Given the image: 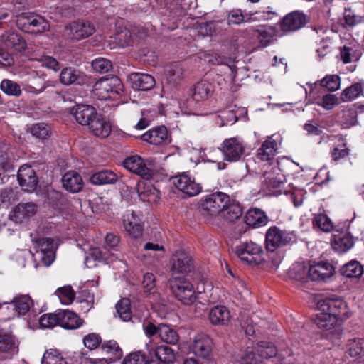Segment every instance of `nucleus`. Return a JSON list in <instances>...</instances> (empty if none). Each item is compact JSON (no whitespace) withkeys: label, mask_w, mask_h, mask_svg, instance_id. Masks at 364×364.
Wrapping results in <instances>:
<instances>
[{"label":"nucleus","mask_w":364,"mask_h":364,"mask_svg":"<svg viewBox=\"0 0 364 364\" xmlns=\"http://www.w3.org/2000/svg\"><path fill=\"white\" fill-rule=\"evenodd\" d=\"M170 287L175 297L186 305L196 300V294L192 283L183 276H173L169 279Z\"/></svg>","instance_id":"f257e3e1"},{"label":"nucleus","mask_w":364,"mask_h":364,"mask_svg":"<svg viewBox=\"0 0 364 364\" xmlns=\"http://www.w3.org/2000/svg\"><path fill=\"white\" fill-rule=\"evenodd\" d=\"M123 90L121 80L117 76L102 77L93 86V95L100 100H106L112 95H119Z\"/></svg>","instance_id":"f03ea898"},{"label":"nucleus","mask_w":364,"mask_h":364,"mask_svg":"<svg viewBox=\"0 0 364 364\" xmlns=\"http://www.w3.org/2000/svg\"><path fill=\"white\" fill-rule=\"evenodd\" d=\"M34 252V259H38L45 267L50 266L55 259V245L54 240L48 237L32 239Z\"/></svg>","instance_id":"7ed1b4c3"},{"label":"nucleus","mask_w":364,"mask_h":364,"mask_svg":"<svg viewBox=\"0 0 364 364\" xmlns=\"http://www.w3.org/2000/svg\"><path fill=\"white\" fill-rule=\"evenodd\" d=\"M296 241V236L293 231L282 230L277 226L270 227L265 235L266 247L267 250L271 252Z\"/></svg>","instance_id":"20e7f679"},{"label":"nucleus","mask_w":364,"mask_h":364,"mask_svg":"<svg viewBox=\"0 0 364 364\" xmlns=\"http://www.w3.org/2000/svg\"><path fill=\"white\" fill-rule=\"evenodd\" d=\"M236 254L241 261L250 265H258L264 261L262 247L252 241L237 246Z\"/></svg>","instance_id":"39448f33"},{"label":"nucleus","mask_w":364,"mask_h":364,"mask_svg":"<svg viewBox=\"0 0 364 364\" xmlns=\"http://www.w3.org/2000/svg\"><path fill=\"white\" fill-rule=\"evenodd\" d=\"M230 202V197L223 192H215L205 196L201 202L204 215L215 216L220 215Z\"/></svg>","instance_id":"423d86ee"},{"label":"nucleus","mask_w":364,"mask_h":364,"mask_svg":"<svg viewBox=\"0 0 364 364\" xmlns=\"http://www.w3.org/2000/svg\"><path fill=\"white\" fill-rule=\"evenodd\" d=\"M220 151L224 159L229 162H237L245 157V146L239 137L225 139L221 144Z\"/></svg>","instance_id":"0eeeda50"},{"label":"nucleus","mask_w":364,"mask_h":364,"mask_svg":"<svg viewBox=\"0 0 364 364\" xmlns=\"http://www.w3.org/2000/svg\"><path fill=\"white\" fill-rule=\"evenodd\" d=\"M317 309L319 311H328L339 321H344L350 316L347 304L340 299H326L318 301Z\"/></svg>","instance_id":"6e6552de"},{"label":"nucleus","mask_w":364,"mask_h":364,"mask_svg":"<svg viewBox=\"0 0 364 364\" xmlns=\"http://www.w3.org/2000/svg\"><path fill=\"white\" fill-rule=\"evenodd\" d=\"M102 353L107 355L106 358H87L85 364H105L119 360L122 356V350L119 347L118 343L114 340L105 341L101 347Z\"/></svg>","instance_id":"1a4fd4ad"},{"label":"nucleus","mask_w":364,"mask_h":364,"mask_svg":"<svg viewBox=\"0 0 364 364\" xmlns=\"http://www.w3.org/2000/svg\"><path fill=\"white\" fill-rule=\"evenodd\" d=\"M95 31V26L90 22H73L65 26V36L71 40L80 41L89 37Z\"/></svg>","instance_id":"9d476101"},{"label":"nucleus","mask_w":364,"mask_h":364,"mask_svg":"<svg viewBox=\"0 0 364 364\" xmlns=\"http://www.w3.org/2000/svg\"><path fill=\"white\" fill-rule=\"evenodd\" d=\"M171 181L178 191L190 197L198 195L202 189L200 184L186 173L176 176L171 178Z\"/></svg>","instance_id":"9b49d317"},{"label":"nucleus","mask_w":364,"mask_h":364,"mask_svg":"<svg viewBox=\"0 0 364 364\" xmlns=\"http://www.w3.org/2000/svg\"><path fill=\"white\" fill-rule=\"evenodd\" d=\"M123 165L129 171L147 180L151 178L154 175L153 169L148 166L141 157L136 155L126 158Z\"/></svg>","instance_id":"f8f14e48"},{"label":"nucleus","mask_w":364,"mask_h":364,"mask_svg":"<svg viewBox=\"0 0 364 364\" xmlns=\"http://www.w3.org/2000/svg\"><path fill=\"white\" fill-rule=\"evenodd\" d=\"M306 23V15L299 11L287 14L280 21V29L282 34L299 30Z\"/></svg>","instance_id":"ddd939ff"},{"label":"nucleus","mask_w":364,"mask_h":364,"mask_svg":"<svg viewBox=\"0 0 364 364\" xmlns=\"http://www.w3.org/2000/svg\"><path fill=\"white\" fill-rule=\"evenodd\" d=\"M146 349L147 355L153 358H156V360L163 364H172L175 360V353L173 350L165 345L155 346L152 343L146 344Z\"/></svg>","instance_id":"4468645a"},{"label":"nucleus","mask_w":364,"mask_h":364,"mask_svg":"<svg viewBox=\"0 0 364 364\" xmlns=\"http://www.w3.org/2000/svg\"><path fill=\"white\" fill-rule=\"evenodd\" d=\"M213 341L206 334L200 333L196 336L192 345V350L196 356L210 359L212 355Z\"/></svg>","instance_id":"2eb2a0df"},{"label":"nucleus","mask_w":364,"mask_h":364,"mask_svg":"<svg viewBox=\"0 0 364 364\" xmlns=\"http://www.w3.org/2000/svg\"><path fill=\"white\" fill-rule=\"evenodd\" d=\"M17 179L21 188L28 192L33 191L37 186L38 178L31 166L24 164L18 171Z\"/></svg>","instance_id":"dca6fc26"},{"label":"nucleus","mask_w":364,"mask_h":364,"mask_svg":"<svg viewBox=\"0 0 364 364\" xmlns=\"http://www.w3.org/2000/svg\"><path fill=\"white\" fill-rule=\"evenodd\" d=\"M143 141L154 145H165L171 142V136L164 126L151 129L141 135Z\"/></svg>","instance_id":"f3484780"},{"label":"nucleus","mask_w":364,"mask_h":364,"mask_svg":"<svg viewBox=\"0 0 364 364\" xmlns=\"http://www.w3.org/2000/svg\"><path fill=\"white\" fill-rule=\"evenodd\" d=\"M33 305V301L27 295L15 298L11 302L6 304V309L11 311L8 318H13L26 314Z\"/></svg>","instance_id":"a211bd4d"},{"label":"nucleus","mask_w":364,"mask_h":364,"mask_svg":"<svg viewBox=\"0 0 364 364\" xmlns=\"http://www.w3.org/2000/svg\"><path fill=\"white\" fill-rule=\"evenodd\" d=\"M334 268L329 262H321L309 265L308 275L312 281L324 280L333 274Z\"/></svg>","instance_id":"6ab92c4d"},{"label":"nucleus","mask_w":364,"mask_h":364,"mask_svg":"<svg viewBox=\"0 0 364 364\" xmlns=\"http://www.w3.org/2000/svg\"><path fill=\"white\" fill-rule=\"evenodd\" d=\"M87 127L92 134L101 138L108 136L112 130L110 123L102 114L97 112Z\"/></svg>","instance_id":"aec40b11"},{"label":"nucleus","mask_w":364,"mask_h":364,"mask_svg":"<svg viewBox=\"0 0 364 364\" xmlns=\"http://www.w3.org/2000/svg\"><path fill=\"white\" fill-rule=\"evenodd\" d=\"M192 269L193 263L190 256L185 253L176 255L172 260L171 277L180 276V274H187L192 271Z\"/></svg>","instance_id":"412c9836"},{"label":"nucleus","mask_w":364,"mask_h":364,"mask_svg":"<svg viewBox=\"0 0 364 364\" xmlns=\"http://www.w3.org/2000/svg\"><path fill=\"white\" fill-rule=\"evenodd\" d=\"M70 114L78 124L82 126H87L97 114V112L92 106L79 104L71 109Z\"/></svg>","instance_id":"4be33fe9"},{"label":"nucleus","mask_w":364,"mask_h":364,"mask_svg":"<svg viewBox=\"0 0 364 364\" xmlns=\"http://www.w3.org/2000/svg\"><path fill=\"white\" fill-rule=\"evenodd\" d=\"M131 87L135 90H149L155 85L154 78L145 73H133L128 76Z\"/></svg>","instance_id":"5701e85b"},{"label":"nucleus","mask_w":364,"mask_h":364,"mask_svg":"<svg viewBox=\"0 0 364 364\" xmlns=\"http://www.w3.org/2000/svg\"><path fill=\"white\" fill-rule=\"evenodd\" d=\"M1 41L7 48L14 49L18 52H21L26 48L25 39L14 31H5L1 36Z\"/></svg>","instance_id":"b1692460"},{"label":"nucleus","mask_w":364,"mask_h":364,"mask_svg":"<svg viewBox=\"0 0 364 364\" xmlns=\"http://www.w3.org/2000/svg\"><path fill=\"white\" fill-rule=\"evenodd\" d=\"M123 224L125 231L133 238H139L142 235L143 228L139 219L132 211L127 210L123 215Z\"/></svg>","instance_id":"393cba45"},{"label":"nucleus","mask_w":364,"mask_h":364,"mask_svg":"<svg viewBox=\"0 0 364 364\" xmlns=\"http://www.w3.org/2000/svg\"><path fill=\"white\" fill-rule=\"evenodd\" d=\"M86 80L87 76L77 69L67 67L60 72V81L65 85L72 84L83 85L86 82Z\"/></svg>","instance_id":"a878e982"},{"label":"nucleus","mask_w":364,"mask_h":364,"mask_svg":"<svg viewBox=\"0 0 364 364\" xmlns=\"http://www.w3.org/2000/svg\"><path fill=\"white\" fill-rule=\"evenodd\" d=\"M259 44L262 47H267L273 43L278 37L283 36L275 26H259L256 30Z\"/></svg>","instance_id":"bb28decb"},{"label":"nucleus","mask_w":364,"mask_h":364,"mask_svg":"<svg viewBox=\"0 0 364 364\" xmlns=\"http://www.w3.org/2000/svg\"><path fill=\"white\" fill-rule=\"evenodd\" d=\"M278 146L279 144L273 136H268L257 150L258 159L263 161H271L276 155Z\"/></svg>","instance_id":"cd10ccee"},{"label":"nucleus","mask_w":364,"mask_h":364,"mask_svg":"<svg viewBox=\"0 0 364 364\" xmlns=\"http://www.w3.org/2000/svg\"><path fill=\"white\" fill-rule=\"evenodd\" d=\"M58 326L65 329H76L82 325L78 316L69 310L58 311Z\"/></svg>","instance_id":"c85d7f7f"},{"label":"nucleus","mask_w":364,"mask_h":364,"mask_svg":"<svg viewBox=\"0 0 364 364\" xmlns=\"http://www.w3.org/2000/svg\"><path fill=\"white\" fill-rule=\"evenodd\" d=\"M278 16V13L271 6H267L264 10H253L252 8L247 9L246 17L250 22H262L273 19Z\"/></svg>","instance_id":"c756f323"},{"label":"nucleus","mask_w":364,"mask_h":364,"mask_svg":"<svg viewBox=\"0 0 364 364\" xmlns=\"http://www.w3.org/2000/svg\"><path fill=\"white\" fill-rule=\"evenodd\" d=\"M63 186L71 193H77L82 188L83 182L81 176L75 171L65 173L62 178Z\"/></svg>","instance_id":"7c9ffc66"},{"label":"nucleus","mask_w":364,"mask_h":364,"mask_svg":"<svg viewBox=\"0 0 364 364\" xmlns=\"http://www.w3.org/2000/svg\"><path fill=\"white\" fill-rule=\"evenodd\" d=\"M209 320L213 325H225L231 318L230 312L225 306H215L209 311Z\"/></svg>","instance_id":"2f4dec72"},{"label":"nucleus","mask_w":364,"mask_h":364,"mask_svg":"<svg viewBox=\"0 0 364 364\" xmlns=\"http://www.w3.org/2000/svg\"><path fill=\"white\" fill-rule=\"evenodd\" d=\"M353 239L348 233L339 232L333 235L332 247L338 252H345L353 246Z\"/></svg>","instance_id":"473e14b6"},{"label":"nucleus","mask_w":364,"mask_h":364,"mask_svg":"<svg viewBox=\"0 0 364 364\" xmlns=\"http://www.w3.org/2000/svg\"><path fill=\"white\" fill-rule=\"evenodd\" d=\"M335 141L331 151L333 161H338L349 154V149L347 148L346 139L342 136H334L332 137Z\"/></svg>","instance_id":"72a5a7b5"},{"label":"nucleus","mask_w":364,"mask_h":364,"mask_svg":"<svg viewBox=\"0 0 364 364\" xmlns=\"http://www.w3.org/2000/svg\"><path fill=\"white\" fill-rule=\"evenodd\" d=\"M245 222L248 226L260 227L267 224V218L260 209L254 208L247 212Z\"/></svg>","instance_id":"f704fd0d"},{"label":"nucleus","mask_w":364,"mask_h":364,"mask_svg":"<svg viewBox=\"0 0 364 364\" xmlns=\"http://www.w3.org/2000/svg\"><path fill=\"white\" fill-rule=\"evenodd\" d=\"M341 321L328 311H320L314 318L318 327L326 331L335 328Z\"/></svg>","instance_id":"c9c22d12"},{"label":"nucleus","mask_w":364,"mask_h":364,"mask_svg":"<svg viewBox=\"0 0 364 364\" xmlns=\"http://www.w3.org/2000/svg\"><path fill=\"white\" fill-rule=\"evenodd\" d=\"M213 85L206 80H202L194 86L192 97L196 102L207 100L213 93Z\"/></svg>","instance_id":"e433bc0d"},{"label":"nucleus","mask_w":364,"mask_h":364,"mask_svg":"<svg viewBox=\"0 0 364 364\" xmlns=\"http://www.w3.org/2000/svg\"><path fill=\"white\" fill-rule=\"evenodd\" d=\"M118 176L112 171L104 170L97 172L90 177V182L94 185L113 184L117 182Z\"/></svg>","instance_id":"4c0bfd02"},{"label":"nucleus","mask_w":364,"mask_h":364,"mask_svg":"<svg viewBox=\"0 0 364 364\" xmlns=\"http://www.w3.org/2000/svg\"><path fill=\"white\" fill-rule=\"evenodd\" d=\"M364 85L356 82L344 89L341 94V99L344 102H352L363 95Z\"/></svg>","instance_id":"58836bf2"},{"label":"nucleus","mask_w":364,"mask_h":364,"mask_svg":"<svg viewBox=\"0 0 364 364\" xmlns=\"http://www.w3.org/2000/svg\"><path fill=\"white\" fill-rule=\"evenodd\" d=\"M166 80L168 83L176 84L179 82L183 75V68L181 63H174L166 70Z\"/></svg>","instance_id":"ea45409f"},{"label":"nucleus","mask_w":364,"mask_h":364,"mask_svg":"<svg viewBox=\"0 0 364 364\" xmlns=\"http://www.w3.org/2000/svg\"><path fill=\"white\" fill-rule=\"evenodd\" d=\"M220 215L228 222H234L235 220L240 218L242 215V208L238 203L230 202L224 209H223Z\"/></svg>","instance_id":"a19ab883"},{"label":"nucleus","mask_w":364,"mask_h":364,"mask_svg":"<svg viewBox=\"0 0 364 364\" xmlns=\"http://www.w3.org/2000/svg\"><path fill=\"white\" fill-rule=\"evenodd\" d=\"M14 170L11 156L9 153L0 154V184L6 183L9 178L7 173Z\"/></svg>","instance_id":"79ce46f5"},{"label":"nucleus","mask_w":364,"mask_h":364,"mask_svg":"<svg viewBox=\"0 0 364 364\" xmlns=\"http://www.w3.org/2000/svg\"><path fill=\"white\" fill-rule=\"evenodd\" d=\"M159 331V336L164 342L173 345L178 343L179 336L177 332L170 326L164 323H160Z\"/></svg>","instance_id":"37998d69"},{"label":"nucleus","mask_w":364,"mask_h":364,"mask_svg":"<svg viewBox=\"0 0 364 364\" xmlns=\"http://www.w3.org/2000/svg\"><path fill=\"white\" fill-rule=\"evenodd\" d=\"M36 205L33 203H21L14 209L15 217L19 220L28 218L36 213Z\"/></svg>","instance_id":"c03bdc74"},{"label":"nucleus","mask_w":364,"mask_h":364,"mask_svg":"<svg viewBox=\"0 0 364 364\" xmlns=\"http://www.w3.org/2000/svg\"><path fill=\"white\" fill-rule=\"evenodd\" d=\"M341 272L346 277H359L363 274V269L358 261L352 260L342 267Z\"/></svg>","instance_id":"a18cd8bd"},{"label":"nucleus","mask_w":364,"mask_h":364,"mask_svg":"<svg viewBox=\"0 0 364 364\" xmlns=\"http://www.w3.org/2000/svg\"><path fill=\"white\" fill-rule=\"evenodd\" d=\"M292 279L305 282L309 278L308 275V267L304 263L297 262L294 264L289 271Z\"/></svg>","instance_id":"49530a36"},{"label":"nucleus","mask_w":364,"mask_h":364,"mask_svg":"<svg viewBox=\"0 0 364 364\" xmlns=\"http://www.w3.org/2000/svg\"><path fill=\"white\" fill-rule=\"evenodd\" d=\"M257 352L259 354L261 360L264 358H270L275 356L277 350L274 344L269 342H261L256 347Z\"/></svg>","instance_id":"de8ad7c7"},{"label":"nucleus","mask_w":364,"mask_h":364,"mask_svg":"<svg viewBox=\"0 0 364 364\" xmlns=\"http://www.w3.org/2000/svg\"><path fill=\"white\" fill-rule=\"evenodd\" d=\"M28 32L42 33L49 30L48 22L41 16L34 14Z\"/></svg>","instance_id":"09e8293b"},{"label":"nucleus","mask_w":364,"mask_h":364,"mask_svg":"<svg viewBox=\"0 0 364 364\" xmlns=\"http://www.w3.org/2000/svg\"><path fill=\"white\" fill-rule=\"evenodd\" d=\"M56 293L60 302L65 305L70 304L75 298V293L70 285L59 287Z\"/></svg>","instance_id":"8fccbe9b"},{"label":"nucleus","mask_w":364,"mask_h":364,"mask_svg":"<svg viewBox=\"0 0 364 364\" xmlns=\"http://www.w3.org/2000/svg\"><path fill=\"white\" fill-rule=\"evenodd\" d=\"M247 12V9H245L244 11H242L240 9L230 10L228 15V24L239 25L243 22H248L246 17Z\"/></svg>","instance_id":"3c124183"},{"label":"nucleus","mask_w":364,"mask_h":364,"mask_svg":"<svg viewBox=\"0 0 364 364\" xmlns=\"http://www.w3.org/2000/svg\"><path fill=\"white\" fill-rule=\"evenodd\" d=\"M1 90L8 95L18 97L21 94L20 85L11 80H3L0 85Z\"/></svg>","instance_id":"603ef678"},{"label":"nucleus","mask_w":364,"mask_h":364,"mask_svg":"<svg viewBox=\"0 0 364 364\" xmlns=\"http://www.w3.org/2000/svg\"><path fill=\"white\" fill-rule=\"evenodd\" d=\"M130 303L127 299H122L116 304L117 312L123 321H129L132 318Z\"/></svg>","instance_id":"864d4df0"},{"label":"nucleus","mask_w":364,"mask_h":364,"mask_svg":"<svg viewBox=\"0 0 364 364\" xmlns=\"http://www.w3.org/2000/svg\"><path fill=\"white\" fill-rule=\"evenodd\" d=\"M42 364H67V362L59 352L50 350L44 353Z\"/></svg>","instance_id":"5fc2aeb1"},{"label":"nucleus","mask_w":364,"mask_h":364,"mask_svg":"<svg viewBox=\"0 0 364 364\" xmlns=\"http://www.w3.org/2000/svg\"><path fill=\"white\" fill-rule=\"evenodd\" d=\"M30 132L34 137L39 139H46L50 133V127L44 123H36L33 124L30 128Z\"/></svg>","instance_id":"6e6d98bb"},{"label":"nucleus","mask_w":364,"mask_h":364,"mask_svg":"<svg viewBox=\"0 0 364 364\" xmlns=\"http://www.w3.org/2000/svg\"><path fill=\"white\" fill-rule=\"evenodd\" d=\"M34 13L25 12L16 16V25L23 31L28 32Z\"/></svg>","instance_id":"4d7b16f0"},{"label":"nucleus","mask_w":364,"mask_h":364,"mask_svg":"<svg viewBox=\"0 0 364 364\" xmlns=\"http://www.w3.org/2000/svg\"><path fill=\"white\" fill-rule=\"evenodd\" d=\"M314 225L324 232H331L334 225L332 220L326 214H318L314 220Z\"/></svg>","instance_id":"13d9d810"},{"label":"nucleus","mask_w":364,"mask_h":364,"mask_svg":"<svg viewBox=\"0 0 364 364\" xmlns=\"http://www.w3.org/2000/svg\"><path fill=\"white\" fill-rule=\"evenodd\" d=\"M39 323L43 328H52L58 326V311L55 314H45L40 317Z\"/></svg>","instance_id":"bf43d9fd"},{"label":"nucleus","mask_w":364,"mask_h":364,"mask_svg":"<svg viewBox=\"0 0 364 364\" xmlns=\"http://www.w3.org/2000/svg\"><path fill=\"white\" fill-rule=\"evenodd\" d=\"M92 66L95 71L104 73L109 71L112 69V64L108 59L99 58L95 59L92 62Z\"/></svg>","instance_id":"052dcab7"},{"label":"nucleus","mask_w":364,"mask_h":364,"mask_svg":"<svg viewBox=\"0 0 364 364\" xmlns=\"http://www.w3.org/2000/svg\"><path fill=\"white\" fill-rule=\"evenodd\" d=\"M321 85L330 91H336L341 85L340 77L336 75L326 76L321 81Z\"/></svg>","instance_id":"680f3d73"},{"label":"nucleus","mask_w":364,"mask_h":364,"mask_svg":"<svg viewBox=\"0 0 364 364\" xmlns=\"http://www.w3.org/2000/svg\"><path fill=\"white\" fill-rule=\"evenodd\" d=\"M242 364H259L262 362L259 354L256 348H247L242 358Z\"/></svg>","instance_id":"e2e57ef3"},{"label":"nucleus","mask_w":364,"mask_h":364,"mask_svg":"<svg viewBox=\"0 0 364 364\" xmlns=\"http://www.w3.org/2000/svg\"><path fill=\"white\" fill-rule=\"evenodd\" d=\"M16 346L13 339L7 335H0V352L14 353Z\"/></svg>","instance_id":"0e129e2a"},{"label":"nucleus","mask_w":364,"mask_h":364,"mask_svg":"<svg viewBox=\"0 0 364 364\" xmlns=\"http://www.w3.org/2000/svg\"><path fill=\"white\" fill-rule=\"evenodd\" d=\"M146 358L147 355L140 351L132 353L125 357L123 364H146Z\"/></svg>","instance_id":"69168bd1"},{"label":"nucleus","mask_w":364,"mask_h":364,"mask_svg":"<svg viewBox=\"0 0 364 364\" xmlns=\"http://www.w3.org/2000/svg\"><path fill=\"white\" fill-rule=\"evenodd\" d=\"M363 346L361 339L355 338L350 340L347 345V353L351 357H355L362 352Z\"/></svg>","instance_id":"338daca9"},{"label":"nucleus","mask_w":364,"mask_h":364,"mask_svg":"<svg viewBox=\"0 0 364 364\" xmlns=\"http://www.w3.org/2000/svg\"><path fill=\"white\" fill-rule=\"evenodd\" d=\"M338 103V98L333 94L324 95L321 101L318 102L317 104L324 109L329 110L333 108V107Z\"/></svg>","instance_id":"774afa93"}]
</instances>
